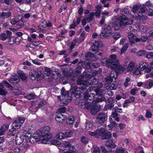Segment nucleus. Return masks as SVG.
<instances>
[{
	"label": "nucleus",
	"instance_id": "nucleus-1",
	"mask_svg": "<svg viewBox=\"0 0 153 153\" xmlns=\"http://www.w3.org/2000/svg\"><path fill=\"white\" fill-rule=\"evenodd\" d=\"M109 58H104L102 61L101 64L103 65H107L108 68L112 67L119 64V60L117 59V56L115 54H112L110 56Z\"/></svg>",
	"mask_w": 153,
	"mask_h": 153
},
{
	"label": "nucleus",
	"instance_id": "nucleus-2",
	"mask_svg": "<svg viewBox=\"0 0 153 153\" xmlns=\"http://www.w3.org/2000/svg\"><path fill=\"white\" fill-rule=\"evenodd\" d=\"M16 131L15 130H13L12 133L10 134V137L13 140L15 139V142L16 144L20 145L23 142L24 139V136L23 135H20L19 134H16Z\"/></svg>",
	"mask_w": 153,
	"mask_h": 153
},
{
	"label": "nucleus",
	"instance_id": "nucleus-3",
	"mask_svg": "<svg viewBox=\"0 0 153 153\" xmlns=\"http://www.w3.org/2000/svg\"><path fill=\"white\" fill-rule=\"evenodd\" d=\"M50 131V127L46 126H45L42 131H38L35 133L33 135V138L34 139H39L40 135H44L48 134L49 132Z\"/></svg>",
	"mask_w": 153,
	"mask_h": 153
},
{
	"label": "nucleus",
	"instance_id": "nucleus-4",
	"mask_svg": "<svg viewBox=\"0 0 153 153\" xmlns=\"http://www.w3.org/2000/svg\"><path fill=\"white\" fill-rule=\"evenodd\" d=\"M111 27L110 26H104L100 34V37L102 38L107 37L108 34L111 33Z\"/></svg>",
	"mask_w": 153,
	"mask_h": 153
},
{
	"label": "nucleus",
	"instance_id": "nucleus-5",
	"mask_svg": "<svg viewBox=\"0 0 153 153\" xmlns=\"http://www.w3.org/2000/svg\"><path fill=\"white\" fill-rule=\"evenodd\" d=\"M25 119L22 117L18 118L13 123L12 125L13 128H19L21 126L25 121Z\"/></svg>",
	"mask_w": 153,
	"mask_h": 153
},
{
	"label": "nucleus",
	"instance_id": "nucleus-6",
	"mask_svg": "<svg viewBox=\"0 0 153 153\" xmlns=\"http://www.w3.org/2000/svg\"><path fill=\"white\" fill-rule=\"evenodd\" d=\"M42 74L40 71L37 69L31 70L29 73L30 77L32 80H34L37 77L40 78Z\"/></svg>",
	"mask_w": 153,
	"mask_h": 153
},
{
	"label": "nucleus",
	"instance_id": "nucleus-7",
	"mask_svg": "<svg viewBox=\"0 0 153 153\" xmlns=\"http://www.w3.org/2000/svg\"><path fill=\"white\" fill-rule=\"evenodd\" d=\"M40 135V138L39 139H34L36 140V141H39L41 140L42 143H43L45 144L49 143V140L51 139L52 137V134L50 133H49L48 134L46 135Z\"/></svg>",
	"mask_w": 153,
	"mask_h": 153
},
{
	"label": "nucleus",
	"instance_id": "nucleus-8",
	"mask_svg": "<svg viewBox=\"0 0 153 153\" xmlns=\"http://www.w3.org/2000/svg\"><path fill=\"white\" fill-rule=\"evenodd\" d=\"M58 99L60 100V106L66 105H67L68 102H70L72 100L71 96H57Z\"/></svg>",
	"mask_w": 153,
	"mask_h": 153
},
{
	"label": "nucleus",
	"instance_id": "nucleus-9",
	"mask_svg": "<svg viewBox=\"0 0 153 153\" xmlns=\"http://www.w3.org/2000/svg\"><path fill=\"white\" fill-rule=\"evenodd\" d=\"M128 38L130 45L132 46L136 42H138L140 41L139 38H137L135 34L131 32H129L128 33Z\"/></svg>",
	"mask_w": 153,
	"mask_h": 153
},
{
	"label": "nucleus",
	"instance_id": "nucleus-10",
	"mask_svg": "<svg viewBox=\"0 0 153 153\" xmlns=\"http://www.w3.org/2000/svg\"><path fill=\"white\" fill-rule=\"evenodd\" d=\"M107 117V116L105 113H100L97 114L96 119L98 122L102 123L106 120Z\"/></svg>",
	"mask_w": 153,
	"mask_h": 153
},
{
	"label": "nucleus",
	"instance_id": "nucleus-11",
	"mask_svg": "<svg viewBox=\"0 0 153 153\" xmlns=\"http://www.w3.org/2000/svg\"><path fill=\"white\" fill-rule=\"evenodd\" d=\"M112 67H109L111 69L115 70V73L117 74L122 73L124 71L125 69L122 65L119 64L115 66H112Z\"/></svg>",
	"mask_w": 153,
	"mask_h": 153
},
{
	"label": "nucleus",
	"instance_id": "nucleus-12",
	"mask_svg": "<svg viewBox=\"0 0 153 153\" xmlns=\"http://www.w3.org/2000/svg\"><path fill=\"white\" fill-rule=\"evenodd\" d=\"M139 67L142 70H145V72L146 73L149 72L151 70V68L149 67L148 64L145 62L143 61L140 62L139 63Z\"/></svg>",
	"mask_w": 153,
	"mask_h": 153
},
{
	"label": "nucleus",
	"instance_id": "nucleus-13",
	"mask_svg": "<svg viewBox=\"0 0 153 153\" xmlns=\"http://www.w3.org/2000/svg\"><path fill=\"white\" fill-rule=\"evenodd\" d=\"M127 20V18L125 15H123L119 17L116 20V22L119 23L121 27L123 28L125 27V23Z\"/></svg>",
	"mask_w": 153,
	"mask_h": 153
},
{
	"label": "nucleus",
	"instance_id": "nucleus-14",
	"mask_svg": "<svg viewBox=\"0 0 153 153\" xmlns=\"http://www.w3.org/2000/svg\"><path fill=\"white\" fill-rule=\"evenodd\" d=\"M86 74V73L85 72H83L82 75L79 76L77 81V84L78 85H85L87 84V80H84L82 79L85 76Z\"/></svg>",
	"mask_w": 153,
	"mask_h": 153
},
{
	"label": "nucleus",
	"instance_id": "nucleus-15",
	"mask_svg": "<svg viewBox=\"0 0 153 153\" xmlns=\"http://www.w3.org/2000/svg\"><path fill=\"white\" fill-rule=\"evenodd\" d=\"M21 89L17 86L12 87L10 85V92H12L14 95H19L20 94Z\"/></svg>",
	"mask_w": 153,
	"mask_h": 153
},
{
	"label": "nucleus",
	"instance_id": "nucleus-16",
	"mask_svg": "<svg viewBox=\"0 0 153 153\" xmlns=\"http://www.w3.org/2000/svg\"><path fill=\"white\" fill-rule=\"evenodd\" d=\"M133 18L139 20L140 21H144L146 19L147 16L141 13H138L135 14L133 16Z\"/></svg>",
	"mask_w": 153,
	"mask_h": 153
},
{
	"label": "nucleus",
	"instance_id": "nucleus-17",
	"mask_svg": "<svg viewBox=\"0 0 153 153\" xmlns=\"http://www.w3.org/2000/svg\"><path fill=\"white\" fill-rule=\"evenodd\" d=\"M67 119V117L60 113L58 114L56 116V120L58 122H62L63 121L66 120Z\"/></svg>",
	"mask_w": 153,
	"mask_h": 153
},
{
	"label": "nucleus",
	"instance_id": "nucleus-18",
	"mask_svg": "<svg viewBox=\"0 0 153 153\" xmlns=\"http://www.w3.org/2000/svg\"><path fill=\"white\" fill-rule=\"evenodd\" d=\"M105 145L111 149H114L117 146V145L114 142L113 140L111 139H109L107 141Z\"/></svg>",
	"mask_w": 153,
	"mask_h": 153
},
{
	"label": "nucleus",
	"instance_id": "nucleus-19",
	"mask_svg": "<svg viewBox=\"0 0 153 153\" xmlns=\"http://www.w3.org/2000/svg\"><path fill=\"white\" fill-rule=\"evenodd\" d=\"M19 78L17 75H16L13 76H12L10 79V83H17L19 82Z\"/></svg>",
	"mask_w": 153,
	"mask_h": 153
},
{
	"label": "nucleus",
	"instance_id": "nucleus-20",
	"mask_svg": "<svg viewBox=\"0 0 153 153\" xmlns=\"http://www.w3.org/2000/svg\"><path fill=\"white\" fill-rule=\"evenodd\" d=\"M96 136L98 137L99 136L102 137L104 135L105 130L103 128H101L100 130H96Z\"/></svg>",
	"mask_w": 153,
	"mask_h": 153
},
{
	"label": "nucleus",
	"instance_id": "nucleus-21",
	"mask_svg": "<svg viewBox=\"0 0 153 153\" xmlns=\"http://www.w3.org/2000/svg\"><path fill=\"white\" fill-rule=\"evenodd\" d=\"M22 135L24 138L25 137L26 140L28 141L31 139V134L30 133L28 132L26 130H23Z\"/></svg>",
	"mask_w": 153,
	"mask_h": 153
},
{
	"label": "nucleus",
	"instance_id": "nucleus-22",
	"mask_svg": "<svg viewBox=\"0 0 153 153\" xmlns=\"http://www.w3.org/2000/svg\"><path fill=\"white\" fill-rule=\"evenodd\" d=\"M8 127L9 126L8 125H3L0 129V136L3 135L5 132L8 129Z\"/></svg>",
	"mask_w": 153,
	"mask_h": 153
},
{
	"label": "nucleus",
	"instance_id": "nucleus-23",
	"mask_svg": "<svg viewBox=\"0 0 153 153\" xmlns=\"http://www.w3.org/2000/svg\"><path fill=\"white\" fill-rule=\"evenodd\" d=\"M85 58L86 59L88 60H94V58H95V56L92 53L88 52L87 53Z\"/></svg>",
	"mask_w": 153,
	"mask_h": 153
},
{
	"label": "nucleus",
	"instance_id": "nucleus-24",
	"mask_svg": "<svg viewBox=\"0 0 153 153\" xmlns=\"http://www.w3.org/2000/svg\"><path fill=\"white\" fill-rule=\"evenodd\" d=\"M17 73L18 74L19 76H20L21 79L23 81H25L26 80L27 78V76L26 74L24 73L22 71H18L17 72Z\"/></svg>",
	"mask_w": 153,
	"mask_h": 153
},
{
	"label": "nucleus",
	"instance_id": "nucleus-25",
	"mask_svg": "<svg viewBox=\"0 0 153 153\" xmlns=\"http://www.w3.org/2000/svg\"><path fill=\"white\" fill-rule=\"evenodd\" d=\"M99 45L98 42H95L91 47L92 51L93 52H96L98 50V47Z\"/></svg>",
	"mask_w": 153,
	"mask_h": 153
},
{
	"label": "nucleus",
	"instance_id": "nucleus-26",
	"mask_svg": "<svg viewBox=\"0 0 153 153\" xmlns=\"http://www.w3.org/2000/svg\"><path fill=\"white\" fill-rule=\"evenodd\" d=\"M134 63L132 61H131L129 63L128 65V66L127 67V70L128 71H131L133 70V69L134 68Z\"/></svg>",
	"mask_w": 153,
	"mask_h": 153
},
{
	"label": "nucleus",
	"instance_id": "nucleus-27",
	"mask_svg": "<svg viewBox=\"0 0 153 153\" xmlns=\"http://www.w3.org/2000/svg\"><path fill=\"white\" fill-rule=\"evenodd\" d=\"M65 134L63 132H61L57 133L56 136V137L57 139H62L65 137Z\"/></svg>",
	"mask_w": 153,
	"mask_h": 153
},
{
	"label": "nucleus",
	"instance_id": "nucleus-28",
	"mask_svg": "<svg viewBox=\"0 0 153 153\" xmlns=\"http://www.w3.org/2000/svg\"><path fill=\"white\" fill-rule=\"evenodd\" d=\"M71 92L70 91H66L64 88H62L61 90V94L62 96H68Z\"/></svg>",
	"mask_w": 153,
	"mask_h": 153
},
{
	"label": "nucleus",
	"instance_id": "nucleus-29",
	"mask_svg": "<svg viewBox=\"0 0 153 153\" xmlns=\"http://www.w3.org/2000/svg\"><path fill=\"white\" fill-rule=\"evenodd\" d=\"M141 7V6L139 4H136L134 5L132 9V12L135 14H137L136 12Z\"/></svg>",
	"mask_w": 153,
	"mask_h": 153
},
{
	"label": "nucleus",
	"instance_id": "nucleus-30",
	"mask_svg": "<svg viewBox=\"0 0 153 153\" xmlns=\"http://www.w3.org/2000/svg\"><path fill=\"white\" fill-rule=\"evenodd\" d=\"M4 86L8 88H10V83L6 80H3L2 82L0 83V86L4 88Z\"/></svg>",
	"mask_w": 153,
	"mask_h": 153
},
{
	"label": "nucleus",
	"instance_id": "nucleus-31",
	"mask_svg": "<svg viewBox=\"0 0 153 153\" xmlns=\"http://www.w3.org/2000/svg\"><path fill=\"white\" fill-rule=\"evenodd\" d=\"M99 111V110L97 109V106H94L91 108V112L92 115L95 114Z\"/></svg>",
	"mask_w": 153,
	"mask_h": 153
},
{
	"label": "nucleus",
	"instance_id": "nucleus-32",
	"mask_svg": "<svg viewBox=\"0 0 153 153\" xmlns=\"http://www.w3.org/2000/svg\"><path fill=\"white\" fill-rule=\"evenodd\" d=\"M118 114L117 112L114 111L112 113L111 117L114 119V120L117 122L119 121V118L118 117Z\"/></svg>",
	"mask_w": 153,
	"mask_h": 153
},
{
	"label": "nucleus",
	"instance_id": "nucleus-33",
	"mask_svg": "<svg viewBox=\"0 0 153 153\" xmlns=\"http://www.w3.org/2000/svg\"><path fill=\"white\" fill-rule=\"evenodd\" d=\"M111 136V134L110 132H108L107 133L105 132L103 137H102V139L104 140L110 138Z\"/></svg>",
	"mask_w": 153,
	"mask_h": 153
},
{
	"label": "nucleus",
	"instance_id": "nucleus-34",
	"mask_svg": "<svg viewBox=\"0 0 153 153\" xmlns=\"http://www.w3.org/2000/svg\"><path fill=\"white\" fill-rule=\"evenodd\" d=\"M94 15V12H91L90 13L88 17L86 18L87 20L88 21V22L93 20Z\"/></svg>",
	"mask_w": 153,
	"mask_h": 153
},
{
	"label": "nucleus",
	"instance_id": "nucleus-35",
	"mask_svg": "<svg viewBox=\"0 0 153 153\" xmlns=\"http://www.w3.org/2000/svg\"><path fill=\"white\" fill-rule=\"evenodd\" d=\"M99 97H97L95 99V100H94V101L97 102H102L103 101H105V98L104 97V96Z\"/></svg>",
	"mask_w": 153,
	"mask_h": 153
},
{
	"label": "nucleus",
	"instance_id": "nucleus-36",
	"mask_svg": "<svg viewBox=\"0 0 153 153\" xmlns=\"http://www.w3.org/2000/svg\"><path fill=\"white\" fill-rule=\"evenodd\" d=\"M7 93V91L5 90L4 87L0 86V95L5 96Z\"/></svg>",
	"mask_w": 153,
	"mask_h": 153
},
{
	"label": "nucleus",
	"instance_id": "nucleus-37",
	"mask_svg": "<svg viewBox=\"0 0 153 153\" xmlns=\"http://www.w3.org/2000/svg\"><path fill=\"white\" fill-rule=\"evenodd\" d=\"M10 36H8L5 33H2L0 35V39L2 41H4L7 38H9Z\"/></svg>",
	"mask_w": 153,
	"mask_h": 153
},
{
	"label": "nucleus",
	"instance_id": "nucleus-38",
	"mask_svg": "<svg viewBox=\"0 0 153 153\" xmlns=\"http://www.w3.org/2000/svg\"><path fill=\"white\" fill-rule=\"evenodd\" d=\"M90 105V104L88 105L86 102H84L83 103L82 102L81 105V108L82 109H88L89 108V105Z\"/></svg>",
	"mask_w": 153,
	"mask_h": 153
},
{
	"label": "nucleus",
	"instance_id": "nucleus-39",
	"mask_svg": "<svg viewBox=\"0 0 153 153\" xmlns=\"http://www.w3.org/2000/svg\"><path fill=\"white\" fill-rule=\"evenodd\" d=\"M130 79L129 77H127L124 83V86L125 88H126L130 84Z\"/></svg>",
	"mask_w": 153,
	"mask_h": 153
},
{
	"label": "nucleus",
	"instance_id": "nucleus-40",
	"mask_svg": "<svg viewBox=\"0 0 153 153\" xmlns=\"http://www.w3.org/2000/svg\"><path fill=\"white\" fill-rule=\"evenodd\" d=\"M128 44L125 43L123 46L121 50V53L122 54L123 52L126 51L128 48Z\"/></svg>",
	"mask_w": 153,
	"mask_h": 153
},
{
	"label": "nucleus",
	"instance_id": "nucleus-41",
	"mask_svg": "<svg viewBox=\"0 0 153 153\" xmlns=\"http://www.w3.org/2000/svg\"><path fill=\"white\" fill-rule=\"evenodd\" d=\"M146 53V51L141 50L138 51L137 53V54L139 56H142L144 55Z\"/></svg>",
	"mask_w": 153,
	"mask_h": 153
},
{
	"label": "nucleus",
	"instance_id": "nucleus-42",
	"mask_svg": "<svg viewBox=\"0 0 153 153\" xmlns=\"http://www.w3.org/2000/svg\"><path fill=\"white\" fill-rule=\"evenodd\" d=\"M125 149L122 147H118L116 149L115 153H123Z\"/></svg>",
	"mask_w": 153,
	"mask_h": 153
},
{
	"label": "nucleus",
	"instance_id": "nucleus-43",
	"mask_svg": "<svg viewBox=\"0 0 153 153\" xmlns=\"http://www.w3.org/2000/svg\"><path fill=\"white\" fill-rule=\"evenodd\" d=\"M46 103L45 101L43 100L40 101L39 103L37 106L36 107V108H39L41 107H42L44 106V105H45Z\"/></svg>",
	"mask_w": 153,
	"mask_h": 153
},
{
	"label": "nucleus",
	"instance_id": "nucleus-44",
	"mask_svg": "<svg viewBox=\"0 0 153 153\" xmlns=\"http://www.w3.org/2000/svg\"><path fill=\"white\" fill-rule=\"evenodd\" d=\"M44 71L45 74H47L48 75H49L51 73L52 71L50 68L47 67H45L44 68Z\"/></svg>",
	"mask_w": 153,
	"mask_h": 153
},
{
	"label": "nucleus",
	"instance_id": "nucleus-45",
	"mask_svg": "<svg viewBox=\"0 0 153 153\" xmlns=\"http://www.w3.org/2000/svg\"><path fill=\"white\" fill-rule=\"evenodd\" d=\"M73 134V132L71 131H66L65 134V137H71Z\"/></svg>",
	"mask_w": 153,
	"mask_h": 153
},
{
	"label": "nucleus",
	"instance_id": "nucleus-46",
	"mask_svg": "<svg viewBox=\"0 0 153 153\" xmlns=\"http://www.w3.org/2000/svg\"><path fill=\"white\" fill-rule=\"evenodd\" d=\"M114 27L115 30H118L120 29V27H121L120 25L119 24V23L117 22H116V20L115 22H114Z\"/></svg>",
	"mask_w": 153,
	"mask_h": 153
},
{
	"label": "nucleus",
	"instance_id": "nucleus-47",
	"mask_svg": "<svg viewBox=\"0 0 153 153\" xmlns=\"http://www.w3.org/2000/svg\"><path fill=\"white\" fill-rule=\"evenodd\" d=\"M84 40V38L82 37H80L79 38L75 39L74 40V42H75V43H79L80 44Z\"/></svg>",
	"mask_w": 153,
	"mask_h": 153
},
{
	"label": "nucleus",
	"instance_id": "nucleus-48",
	"mask_svg": "<svg viewBox=\"0 0 153 153\" xmlns=\"http://www.w3.org/2000/svg\"><path fill=\"white\" fill-rule=\"evenodd\" d=\"M114 105L113 104H109L105 106V108L106 110H111L114 108Z\"/></svg>",
	"mask_w": 153,
	"mask_h": 153
},
{
	"label": "nucleus",
	"instance_id": "nucleus-49",
	"mask_svg": "<svg viewBox=\"0 0 153 153\" xmlns=\"http://www.w3.org/2000/svg\"><path fill=\"white\" fill-rule=\"evenodd\" d=\"M66 110L65 107H62L59 108L58 110V112L59 113H64Z\"/></svg>",
	"mask_w": 153,
	"mask_h": 153
},
{
	"label": "nucleus",
	"instance_id": "nucleus-50",
	"mask_svg": "<svg viewBox=\"0 0 153 153\" xmlns=\"http://www.w3.org/2000/svg\"><path fill=\"white\" fill-rule=\"evenodd\" d=\"M139 39L140 40L139 42H143L146 41L148 39V38L147 36H141V37L140 38H139Z\"/></svg>",
	"mask_w": 153,
	"mask_h": 153
},
{
	"label": "nucleus",
	"instance_id": "nucleus-51",
	"mask_svg": "<svg viewBox=\"0 0 153 153\" xmlns=\"http://www.w3.org/2000/svg\"><path fill=\"white\" fill-rule=\"evenodd\" d=\"M112 36L114 39H117L120 37V35L119 33L115 32L114 33Z\"/></svg>",
	"mask_w": 153,
	"mask_h": 153
},
{
	"label": "nucleus",
	"instance_id": "nucleus-52",
	"mask_svg": "<svg viewBox=\"0 0 153 153\" xmlns=\"http://www.w3.org/2000/svg\"><path fill=\"white\" fill-rule=\"evenodd\" d=\"M92 126V124L90 122L87 121L85 123V128L86 129L88 130L90 129Z\"/></svg>",
	"mask_w": 153,
	"mask_h": 153
},
{
	"label": "nucleus",
	"instance_id": "nucleus-53",
	"mask_svg": "<svg viewBox=\"0 0 153 153\" xmlns=\"http://www.w3.org/2000/svg\"><path fill=\"white\" fill-rule=\"evenodd\" d=\"M133 22V21L132 19H128L127 18V20L126 21L125 24V27L127 25H128L132 24Z\"/></svg>",
	"mask_w": 153,
	"mask_h": 153
},
{
	"label": "nucleus",
	"instance_id": "nucleus-54",
	"mask_svg": "<svg viewBox=\"0 0 153 153\" xmlns=\"http://www.w3.org/2000/svg\"><path fill=\"white\" fill-rule=\"evenodd\" d=\"M115 100V98L114 97H110L108 99L107 102L109 104H114Z\"/></svg>",
	"mask_w": 153,
	"mask_h": 153
},
{
	"label": "nucleus",
	"instance_id": "nucleus-55",
	"mask_svg": "<svg viewBox=\"0 0 153 153\" xmlns=\"http://www.w3.org/2000/svg\"><path fill=\"white\" fill-rule=\"evenodd\" d=\"M81 140L82 142L86 144L88 142V139L86 137L82 136L81 137Z\"/></svg>",
	"mask_w": 153,
	"mask_h": 153
},
{
	"label": "nucleus",
	"instance_id": "nucleus-56",
	"mask_svg": "<svg viewBox=\"0 0 153 153\" xmlns=\"http://www.w3.org/2000/svg\"><path fill=\"white\" fill-rule=\"evenodd\" d=\"M121 13H123L125 14L129 13V11L128 9L126 8H125L124 9H122L120 10Z\"/></svg>",
	"mask_w": 153,
	"mask_h": 153
},
{
	"label": "nucleus",
	"instance_id": "nucleus-57",
	"mask_svg": "<svg viewBox=\"0 0 153 153\" xmlns=\"http://www.w3.org/2000/svg\"><path fill=\"white\" fill-rule=\"evenodd\" d=\"M61 33L59 34V36L63 38H65V34L67 32V31L66 30H61Z\"/></svg>",
	"mask_w": 153,
	"mask_h": 153
},
{
	"label": "nucleus",
	"instance_id": "nucleus-58",
	"mask_svg": "<svg viewBox=\"0 0 153 153\" xmlns=\"http://www.w3.org/2000/svg\"><path fill=\"white\" fill-rule=\"evenodd\" d=\"M146 57L148 59H153V52H150L147 53Z\"/></svg>",
	"mask_w": 153,
	"mask_h": 153
},
{
	"label": "nucleus",
	"instance_id": "nucleus-59",
	"mask_svg": "<svg viewBox=\"0 0 153 153\" xmlns=\"http://www.w3.org/2000/svg\"><path fill=\"white\" fill-rule=\"evenodd\" d=\"M68 123H69L70 124H71L73 123L74 119V117L73 116H70L68 119Z\"/></svg>",
	"mask_w": 153,
	"mask_h": 153
},
{
	"label": "nucleus",
	"instance_id": "nucleus-60",
	"mask_svg": "<svg viewBox=\"0 0 153 153\" xmlns=\"http://www.w3.org/2000/svg\"><path fill=\"white\" fill-rule=\"evenodd\" d=\"M91 83V82H92V84L93 85H96L97 84L98 82V80L97 78H94L93 80H90L89 82Z\"/></svg>",
	"mask_w": 153,
	"mask_h": 153
},
{
	"label": "nucleus",
	"instance_id": "nucleus-61",
	"mask_svg": "<svg viewBox=\"0 0 153 153\" xmlns=\"http://www.w3.org/2000/svg\"><path fill=\"white\" fill-rule=\"evenodd\" d=\"M93 153H100V148L98 147L94 146L93 148Z\"/></svg>",
	"mask_w": 153,
	"mask_h": 153
},
{
	"label": "nucleus",
	"instance_id": "nucleus-62",
	"mask_svg": "<svg viewBox=\"0 0 153 153\" xmlns=\"http://www.w3.org/2000/svg\"><path fill=\"white\" fill-rule=\"evenodd\" d=\"M147 8L145 6L143 5L142 7L141 6L140 8V11L141 13H144L146 12L147 10Z\"/></svg>",
	"mask_w": 153,
	"mask_h": 153
},
{
	"label": "nucleus",
	"instance_id": "nucleus-63",
	"mask_svg": "<svg viewBox=\"0 0 153 153\" xmlns=\"http://www.w3.org/2000/svg\"><path fill=\"white\" fill-rule=\"evenodd\" d=\"M148 15L149 16H153V10L151 9H148L147 11Z\"/></svg>",
	"mask_w": 153,
	"mask_h": 153
},
{
	"label": "nucleus",
	"instance_id": "nucleus-64",
	"mask_svg": "<svg viewBox=\"0 0 153 153\" xmlns=\"http://www.w3.org/2000/svg\"><path fill=\"white\" fill-rule=\"evenodd\" d=\"M100 148L102 153H108V151L105 148L104 146H101Z\"/></svg>",
	"mask_w": 153,
	"mask_h": 153
}]
</instances>
